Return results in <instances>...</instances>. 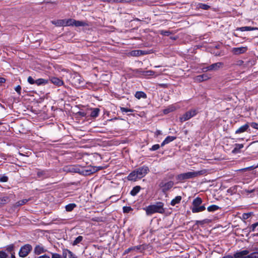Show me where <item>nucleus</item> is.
Instances as JSON below:
<instances>
[{"label": "nucleus", "instance_id": "nucleus-1", "mask_svg": "<svg viewBox=\"0 0 258 258\" xmlns=\"http://www.w3.org/2000/svg\"><path fill=\"white\" fill-rule=\"evenodd\" d=\"M207 172V170L203 169L200 171H192L183 173L178 174L176 176V179L178 182H183L185 180L192 179L198 176L206 174Z\"/></svg>", "mask_w": 258, "mask_h": 258}, {"label": "nucleus", "instance_id": "nucleus-62", "mask_svg": "<svg viewBox=\"0 0 258 258\" xmlns=\"http://www.w3.org/2000/svg\"><path fill=\"white\" fill-rule=\"evenodd\" d=\"M203 224V222L202 221H197L196 222V224Z\"/></svg>", "mask_w": 258, "mask_h": 258}, {"label": "nucleus", "instance_id": "nucleus-52", "mask_svg": "<svg viewBox=\"0 0 258 258\" xmlns=\"http://www.w3.org/2000/svg\"><path fill=\"white\" fill-rule=\"evenodd\" d=\"M37 258H50V257L48 255L44 254L42 255H41V256L38 257Z\"/></svg>", "mask_w": 258, "mask_h": 258}, {"label": "nucleus", "instance_id": "nucleus-7", "mask_svg": "<svg viewBox=\"0 0 258 258\" xmlns=\"http://www.w3.org/2000/svg\"><path fill=\"white\" fill-rule=\"evenodd\" d=\"M197 112L196 109L190 110L186 112L180 117V120L181 122L185 121L195 116L197 114Z\"/></svg>", "mask_w": 258, "mask_h": 258}, {"label": "nucleus", "instance_id": "nucleus-22", "mask_svg": "<svg viewBox=\"0 0 258 258\" xmlns=\"http://www.w3.org/2000/svg\"><path fill=\"white\" fill-rule=\"evenodd\" d=\"M182 198L181 196H176L174 199H173L170 202V205L172 206H174L175 205L180 203Z\"/></svg>", "mask_w": 258, "mask_h": 258}, {"label": "nucleus", "instance_id": "nucleus-53", "mask_svg": "<svg viewBox=\"0 0 258 258\" xmlns=\"http://www.w3.org/2000/svg\"><path fill=\"white\" fill-rule=\"evenodd\" d=\"M155 134L156 136H158L159 135H160L162 134V132L160 130H157L156 132L155 133Z\"/></svg>", "mask_w": 258, "mask_h": 258}, {"label": "nucleus", "instance_id": "nucleus-41", "mask_svg": "<svg viewBox=\"0 0 258 258\" xmlns=\"http://www.w3.org/2000/svg\"><path fill=\"white\" fill-rule=\"evenodd\" d=\"M120 110L122 112H133L134 111L133 109H128L125 107H121Z\"/></svg>", "mask_w": 258, "mask_h": 258}, {"label": "nucleus", "instance_id": "nucleus-63", "mask_svg": "<svg viewBox=\"0 0 258 258\" xmlns=\"http://www.w3.org/2000/svg\"><path fill=\"white\" fill-rule=\"evenodd\" d=\"M215 55H217V56H219L220 55V53H216L215 54Z\"/></svg>", "mask_w": 258, "mask_h": 258}, {"label": "nucleus", "instance_id": "nucleus-26", "mask_svg": "<svg viewBox=\"0 0 258 258\" xmlns=\"http://www.w3.org/2000/svg\"><path fill=\"white\" fill-rule=\"evenodd\" d=\"M35 82L37 85L40 86V85H42L47 84L48 83V80L40 78V79H38L35 80Z\"/></svg>", "mask_w": 258, "mask_h": 258}, {"label": "nucleus", "instance_id": "nucleus-5", "mask_svg": "<svg viewBox=\"0 0 258 258\" xmlns=\"http://www.w3.org/2000/svg\"><path fill=\"white\" fill-rule=\"evenodd\" d=\"M32 249V246L29 244L22 246L19 250V255L21 257L27 256Z\"/></svg>", "mask_w": 258, "mask_h": 258}, {"label": "nucleus", "instance_id": "nucleus-56", "mask_svg": "<svg viewBox=\"0 0 258 258\" xmlns=\"http://www.w3.org/2000/svg\"><path fill=\"white\" fill-rule=\"evenodd\" d=\"M114 0H100V1L103 2H107V3H110V2H114Z\"/></svg>", "mask_w": 258, "mask_h": 258}, {"label": "nucleus", "instance_id": "nucleus-46", "mask_svg": "<svg viewBox=\"0 0 258 258\" xmlns=\"http://www.w3.org/2000/svg\"><path fill=\"white\" fill-rule=\"evenodd\" d=\"M141 247H142V245H140L131 247V248H132V251L139 250L141 249Z\"/></svg>", "mask_w": 258, "mask_h": 258}, {"label": "nucleus", "instance_id": "nucleus-58", "mask_svg": "<svg viewBox=\"0 0 258 258\" xmlns=\"http://www.w3.org/2000/svg\"><path fill=\"white\" fill-rule=\"evenodd\" d=\"M249 215H250L249 213L244 214L243 215V217L244 218H248Z\"/></svg>", "mask_w": 258, "mask_h": 258}, {"label": "nucleus", "instance_id": "nucleus-60", "mask_svg": "<svg viewBox=\"0 0 258 258\" xmlns=\"http://www.w3.org/2000/svg\"><path fill=\"white\" fill-rule=\"evenodd\" d=\"M222 258H235V257L234 256V255L233 256L226 255V256L223 257Z\"/></svg>", "mask_w": 258, "mask_h": 258}, {"label": "nucleus", "instance_id": "nucleus-54", "mask_svg": "<svg viewBox=\"0 0 258 258\" xmlns=\"http://www.w3.org/2000/svg\"><path fill=\"white\" fill-rule=\"evenodd\" d=\"M170 33L168 31H162L161 33V34L165 35H168Z\"/></svg>", "mask_w": 258, "mask_h": 258}, {"label": "nucleus", "instance_id": "nucleus-2", "mask_svg": "<svg viewBox=\"0 0 258 258\" xmlns=\"http://www.w3.org/2000/svg\"><path fill=\"white\" fill-rule=\"evenodd\" d=\"M164 206V204L163 202H157L155 204L150 205L145 208H144L143 210L145 211L146 214L147 216L152 215L156 213L164 214L165 213Z\"/></svg>", "mask_w": 258, "mask_h": 258}, {"label": "nucleus", "instance_id": "nucleus-14", "mask_svg": "<svg viewBox=\"0 0 258 258\" xmlns=\"http://www.w3.org/2000/svg\"><path fill=\"white\" fill-rule=\"evenodd\" d=\"M210 77L206 74H204L201 75L197 76L194 78V80L197 82H201L204 81L208 80Z\"/></svg>", "mask_w": 258, "mask_h": 258}, {"label": "nucleus", "instance_id": "nucleus-36", "mask_svg": "<svg viewBox=\"0 0 258 258\" xmlns=\"http://www.w3.org/2000/svg\"><path fill=\"white\" fill-rule=\"evenodd\" d=\"M176 139V137L174 136H167L164 140L167 144H168Z\"/></svg>", "mask_w": 258, "mask_h": 258}, {"label": "nucleus", "instance_id": "nucleus-34", "mask_svg": "<svg viewBox=\"0 0 258 258\" xmlns=\"http://www.w3.org/2000/svg\"><path fill=\"white\" fill-rule=\"evenodd\" d=\"M76 205L75 204H70L67 205L66 206V210L67 211L71 212L72 211L75 207H76Z\"/></svg>", "mask_w": 258, "mask_h": 258}, {"label": "nucleus", "instance_id": "nucleus-55", "mask_svg": "<svg viewBox=\"0 0 258 258\" xmlns=\"http://www.w3.org/2000/svg\"><path fill=\"white\" fill-rule=\"evenodd\" d=\"M6 81V79L4 78H0V84L5 83Z\"/></svg>", "mask_w": 258, "mask_h": 258}, {"label": "nucleus", "instance_id": "nucleus-27", "mask_svg": "<svg viewBox=\"0 0 258 258\" xmlns=\"http://www.w3.org/2000/svg\"><path fill=\"white\" fill-rule=\"evenodd\" d=\"M74 26H75L76 27L86 26L88 25V24L84 21H77L75 20L74 21Z\"/></svg>", "mask_w": 258, "mask_h": 258}, {"label": "nucleus", "instance_id": "nucleus-39", "mask_svg": "<svg viewBox=\"0 0 258 258\" xmlns=\"http://www.w3.org/2000/svg\"><path fill=\"white\" fill-rule=\"evenodd\" d=\"M258 226V222L252 224L249 227V231L253 232L255 230V228Z\"/></svg>", "mask_w": 258, "mask_h": 258}, {"label": "nucleus", "instance_id": "nucleus-21", "mask_svg": "<svg viewBox=\"0 0 258 258\" xmlns=\"http://www.w3.org/2000/svg\"><path fill=\"white\" fill-rule=\"evenodd\" d=\"M141 187L139 185H137V186L134 187L133 188V189H132V190L131 191L130 194L132 196H136L139 193L140 190H141Z\"/></svg>", "mask_w": 258, "mask_h": 258}, {"label": "nucleus", "instance_id": "nucleus-9", "mask_svg": "<svg viewBox=\"0 0 258 258\" xmlns=\"http://www.w3.org/2000/svg\"><path fill=\"white\" fill-rule=\"evenodd\" d=\"M224 66V63L222 62H218L213 63L207 67L203 69V72L209 71H217Z\"/></svg>", "mask_w": 258, "mask_h": 258}, {"label": "nucleus", "instance_id": "nucleus-30", "mask_svg": "<svg viewBox=\"0 0 258 258\" xmlns=\"http://www.w3.org/2000/svg\"><path fill=\"white\" fill-rule=\"evenodd\" d=\"M9 201V199L7 196L0 198V207L3 206L5 204H7Z\"/></svg>", "mask_w": 258, "mask_h": 258}, {"label": "nucleus", "instance_id": "nucleus-15", "mask_svg": "<svg viewBox=\"0 0 258 258\" xmlns=\"http://www.w3.org/2000/svg\"><path fill=\"white\" fill-rule=\"evenodd\" d=\"M139 179V177L135 170L131 172L127 177V179L130 181H136Z\"/></svg>", "mask_w": 258, "mask_h": 258}, {"label": "nucleus", "instance_id": "nucleus-38", "mask_svg": "<svg viewBox=\"0 0 258 258\" xmlns=\"http://www.w3.org/2000/svg\"><path fill=\"white\" fill-rule=\"evenodd\" d=\"M191 210L193 213H196L202 212V210H201V208H200V206H199L198 207H191Z\"/></svg>", "mask_w": 258, "mask_h": 258}, {"label": "nucleus", "instance_id": "nucleus-20", "mask_svg": "<svg viewBox=\"0 0 258 258\" xmlns=\"http://www.w3.org/2000/svg\"><path fill=\"white\" fill-rule=\"evenodd\" d=\"M202 203V199L199 197H197L192 201V207H196L200 206Z\"/></svg>", "mask_w": 258, "mask_h": 258}, {"label": "nucleus", "instance_id": "nucleus-13", "mask_svg": "<svg viewBox=\"0 0 258 258\" xmlns=\"http://www.w3.org/2000/svg\"><path fill=\"white\" fill-rule=\"evenodd\" d=\"M62 255L63 258H77L75 255L68 249H63Z\"/></svg>", "mask_w": 258, "mask_h": 258}, {"label": "nucleus", "instance_id": "nucleus-28", "mask_svg": "<svg viewBox=\"0 0 258 258\" xmlns=\"http://www.w3.org/2000/svg\"><path fill=\"white\" fill-rule=\"evenodd\" d=\"M198 9H201L205 10H208L210 8V6L203 3H199L197 5Z\"/></svg>", "mask_w": 258, "mask_h": 258}, {"label": "nucleus", "instance_id": "nucleus-48", "mask_svg": "<svg viewBox=\"0 0 258 258\" xmlns=\"http://www.w3.org/2000/svg\"><path fill=\"white\" fill-rule=\"evenodd\" d=\"M154 74V72L152 71H148L145 72V75L147 76H152Z\"/></svg>", "mask_w": 258, "mask_h": 258}, {"label": "nucleus", "instance_id": "nucleus-42", "mask_svg": "<svg viewBox=\"0 0 258 258\" xmlns=\"http://www.w3.org/2000/svg\"><path fill=\"white\" fill-rule=\"evenodd\" d=\"M160 148V145L159 144H155L152 146V147L150 149V151H156Z\"/></svg>", "mask_w": 258, "mask_h": 258}, {"label": "nucleus", "instance_id": "nucleus-37", "mask_svg": "<svg viewBox=\"0 0 258 258\" xmlns=\"http://www.w3.org/2000/svg\"><path fill=\"white\" fill-rule=\"evenodd\" d=\"M83 237L82 236H78L73 242V245H77L80 243L83 240Z\"/></svg>", "mask_w": 258, "mask_h": 258}, {"label": "nucleus", "instance_id": "nucleus-51", "mask_svg": "<svg viewBox=\"0 0 258 258\" xmlns=\"http://www.w3.org/2000/svg\"><path fill=\"white\" fill-rule=\"evenodd\" d=\"M131 251H132V248H131V247H129L128 248L125 250L123 254H127V253L130 252Z\"/></svg>", "mask_w": 258, "mask_h": 258}, {"label": "nucleus", "instance_id": "nucleus-45", "mask_svg": "<svg viewBox=\"0 0 258 258\" xmlns=\"http://www.w3.org/2000/svg\"><path fill=\"white\" fill-rule=\"evenodd\" d=\"M15 90L17 92L19 95H21V87L20 85L17 86L15 88Z\"/></svg>", "mask_w": 258, "mask_h": 258}, {"label": "nucleus", "instance_id": "nucleus-25", "mask_svg": "<svg viewBox=\"0 0 258 258\" xmlns=\"http://www.w3.org/2000/svg\"><path fill=\"white\" fill-rule=\"evenodd\" d=\"M99 112L100 109L99 108H94L90 113V116L92 118H96L98 116Z\"/></svg>", "mask_w": 258, "mask_h": 258}, {"label": "nucleus", "instance_id": "nucleus-11", "mask_svg": "<svg viewBox=\"0 0 258 258\" xmlns=\"http://www.w3.org/2000/svg\"><path fill=\"white\" fill-rule=\"evenodd\" d=\"M50 176V174L47 170L38 169L37 177L41 179L47 178Z\"/></svg>", "mask_w": 258, "mask_h": 258}, {"label": "nucleus", "instance_id": "nucleus-29", "mask_svg": "<svg viewBox=\"0 0 258 258\" xmlns=\"http://www.w3.org/2000/svg\"><path fill=\"white\" fill-rule=\"evenodd\" d=\"M220 209V207H219V206L215 205H212L208 207L207 210L209 212H211L216 211Z\"/></svg>", "mask_w": 258, "mask_h": 258}, {"label": "nucleus", "instance_id": "nucleus-18", "mask_svg": "<svg viewBox=\"0 0 258 258\" xmlns=\"http://www.w3.org/2000/svg\"><path fill=\"white\" fill-rule=\"evenodd\" d=\"M50 81L52 83L57 86H61L63 84V82L58 78L53 77Z\"/></svg>", "mask_w": 258, "mask_h": 258}, {"label": "nucleus", "instance_id": "nucleus-33", "mask_svg": "<svg viewBox=\"0 0 258 258\" xmlns=\"http://www.w3.org/2000/svg\"><path fill=\"white\" fill-rule=\"evenodd\" d=\"M255 61L253 59H249L244 64V67H250L254 65Z\"/></svg>", "mask_w": 258, "mask_h": 258}, {"label": "nucleus", "instance_id": "nucleus-24", "mask_svg": "<svg viewBox=\"0 0 258 258\" xmlns=\"http://www.w3.org/2000/svg\"><path fill=\"white\" fill-rule=\"evenodd\" d=\"M257 29V28L251 27L250 26H244L242 27H239L237 29V30H239L240 31H252L254 30Z\"/></svg>", "mask_w": 258, "mask_h": 258}, {"label": "nucleus", "instance_id": "nucleus-40", "mask_svg": "<svg viewBox=\"0 0 258 258\" xmlns=\"http://www.w3.org/2000/svg\"><path fill=\"white\" fill-rule=\"evenodd\" d=\"M123 212L124 213H128L133 210V209L131 207L124 206L122 208Z\"/></svg>", "mask_w": 258, "mask_h": 258}, {"label": "nucleus", "instance_id": "nucleus-44", "mask_svg": "<svg viewBox=\"0 0 258 258\" xmlns=\"http://www.w3.org/2000/svg\"><path fill=\"white\" fill-rule=\"evenodd\" d=\"M28 83L30 84H35V80H34L32 77L31 76H29L28 78V80H27Z\"/></svg>", "mask_w": 258, "mask_h": 258}, {"label": "nucleus", "instance_id": "nucleus-3", "mask_svg": "<svg viewBox=\"0 0 258 258\" xmlns=\"http://www.w3.org/2000/svg\"><path fill=\"white\" fill-rule=\"evenodd\" d=\"M235 258H258V252H254L249 254V251L243 250L234 254Z\"/></svg>", "mask_w": 258, "mask_h": 258}, {"label": "nucleus", "instance_id": "nucleus-12", "mask_svg": "<svg viewBox=\"0 0 258 258\" xmlns=\"http://www.w3.org/2000/svg\"><path fill=\"white\" fill-rule=\"evenodd\" d=\"M248 49L247 46L240 47H234L232 49V52L235 55H239L245 53Z\"/></svg>", "mask_w": 258, "mask_h": 258}, {"label": "nucleus", "instance_id": "nucleus-43", "mask_svg": "<svg viewBox=\"0 0 258 258\" xmlns=\"http://www.w3.org/2000/svg\"><path fill=\"white\" fill-rule=\"evenodd\" d=\"M8 177L6 175H3L0 177V182H6L8 180Z\"/></svg>", "mask_w": 258, "mask_h": 258}, {"label": "nucleus", "instance_id": "nucleus-31", "mask_svg": "<svg viewBox=\"0 0 258 258\" xmlns=\"http://www.w3.org/2000/svg\"><path fill=\"white\" fill-rule=\"evenodd\" d=\"M0 258H16L14 254L12 253L11 257H9L8 255L3 251H0Z\"/></svg>", "mask_w": 258, "mask_h": 258}, {"label": "nucleus", "instance_id": "nucleus-61", "mask_svg": "<svg viewBox=\"0 0 258 258\" xmlns=\"http://www.w3.org/2000/svg\"><path fill=\"white\" fill-rule=\"evenodd\" d=\"M166 144H167V143H166V142L164 140V141L162 142V143H161V147H163V146H164V145H166Z\"/></svg>", "mask_w": 258, "mask_h": 258}, {"label": "nucleus", "instance_id": "nucleus-16", "mask_svg": "<svg viewBox=\"0 0 258 258\" xmlns=\"http://www.w3.org/2000/svg\"><path fill=\"white\" fill-rule=\"evenodd\" d=\"M74 21H75L74 19H69L67 20H60V25L68 26H74Z\"/></svg>", "mask_w": 258, "mask_h": 258}, {"label": "nucleus", "instance_id": "nucleus-35", "mask_svg": "<svg viewBox=\"0 0 258 258\" xmlns=\"http://www.w3.org/2000/svg\"><path fill=\"white\" fill-rule=\"evenodd\" d=\"M131 54L132 56H140L143 54L144 53H143L142 50H137L132 51L131 52Z\"/></svg>", "mask_w": 258, "mask_h": 258}, {"label": "nucleus", "instance_id": "nucleus-64", "mask_svg": "<svg viewBox=\"0 0 258 258\" xmlns=\"http://www.w3.org/2000/svg\"><path fill=\"white\" fill-rule=\"evenodd\" d=\"M168 111H167V109H165V110H164V113H168Z\"/></svg>", "mask_w": 258, "mask_h": 258}, {"label": "nucleus", "instance_id": "nucleus-59", "mask_svg": "<svg viewBox=\"0 0 258 258\" xmlns=\"http://www.w3.org/2000/svg\"><path fill=\"white\" fill-rule=\"evenodd\" d=\"M200 208H201V210H202V211H204V210H205L206 209V207L204 205H202V206H200Z\"/></svg>", "mask_w": 258, "mask_h": 258}, {"label": "nucleus", "instance_id": "nucleus-57", "mask_svg": "<svg viewBox=\"0 0 258 258\" xmlns=\"http://www.w3.org/2000/svg\"><path fill=\"white\" fill-rule=\"evenodd\" d=\"M14 248V245H10V246H9L8 249L10 250V251H11Z\"/></svg>", "mask_w": 258, "mask_h": 258}, {"label": "nucleus", "instance_id": "nucleus-10", "mask_svg": "<svg viewBox=\"0 0 258 258\" xmlns=\"http://www.w3.org/2000/svg\"><path fill=\"white\" fill-rule=\"evenodd\" d=\"M47 251V249L42 244L36 245L34 248V253L36 255H40Z\"/></svg>", "mask_w": 258, "mask_h": 258}, {"label": "nucleus", "instance_id": "nucleus-19", "mask_svg": "<svg viewBox=\"0 0 258 258\" xmlns=\"http://www.w3.org/2000/svg\"><path fill=\"white\" fill-rule=\"evenodd\" d=\"M243 148V145L241 144H236L235 147L233 149L232 152L234 154H236L240 152V150Z\"/></svg>", "mask_w": 258, "mask_h": 258}, {"label": "nucleus", "instance_id": "nucleus-47", "mask_svg": "<svg viewBox=\"0 0 258 258\" xmlns=\"http://www.w3.org/2000/svg\"><path fill=\"white\" fill-rule=\"evenodd\" d=\"M250 126L253 128L258 130V123L256 122H251Z\"/></svg>", "mask_w": 258, "mask_h": 258}, {"label": "nucleus", "instance_id": "nucleus-23", "mask_svg": "<svg viewBox=\"0 0 258 258\" xmlns=\"http://www.w3.org/2000/svg\"><path fill=\"white\" fill-rule=\"evenodd\" d=\"M135 97L138 99H140L141 98L146 99L147 98V95L144 92L137 91L135 94Z\"/></svg>", "mask_w": 258, "mask_h": 258}, {"label": "nucleus", "instance_id": "nucleus-17", "mask_svg": "<svg viewBox=\"0 0 258 258\" xmlns=\"http://www.w3.org/2000/svg\"><path fill=\"white\" fill-rule=\"evenodd\" d=\"M249 125L248 123H246L244 124L243 125L240 126L239 127L236 131L235 134H241L242 133H244L247 131V130L249 128Z\"/></svg>", "mask_w": 258, "mask_h": 258}, {"label": "nucleus", "instance_id": "nucleus-32", "mask_svg": "<svg viewBox=\"0 0 258 258\" xmlns=\"http://www.w3.org/2000/svg\"><path fill=\"white\" fill-rule=\"evenodd\" d=\"M29 200L30 199H23V200H20V201L17 202V203H16L15 206L19 207V206H22L23 205H25L29 201Z\"/></svg>", "mask_w": 258, "mask_h": 258}, {"label": "nucleus", "instance_id": "nucleus-8", "mask_svg": "<svg viewBox=\"0 0 258 258\" xmlns=\"http://www.w3.org/2000/svg\"><path fill=\"white\" fill-rule=\"evenodd\" d=\"M135 171L138 174L139 177V179H141L142 178L145 177L150 170L149 167L147 166L144 165L137 168L135 169Z\"/></svg>", "mask_w": 258, "mask_h": 258}, {"label": "nucleus", "instance_id": "nucleus-4", "mask_svg": "<svg viewBox=\"0 0 258 258\" xmlns=\"http://www.w3.org/2000/svg\"><path fill=\"white\" fill-rule=\"evenodd\" d=\"M174 185V182L169 181L165 182L164 180L161 181L159 184V186L161 188L163 193H166Z\"/></svg>", "mask_w": 258, "mask_h": 258}, {"label": "nucleus", "instance_id": "nucleus-6", "mask_svg": "<svg viewBox=\"0 0 258 258\" xmlns=\"http://www.w3.org/2000/svg\"><path fill=\"white\" fill-rule=\"evenodd\" d=\"M84 83L83 78L78 73H74L72 77V83L75 86H79Z\"/></svg>", "mask_w": 258, "mask_h": 258}, {"label": "nucleus", "instance_id": "nucleus-49", "mask_svg": "<svg viewBox=\"0 0 258 258\" xmlns=\"http://www.w3.org/2000/svg\"><path fill=\"white\" fill-rule=\"evenodd\" d=\"M244 61L242 60H239L238 61H237L236 62V65L237 66H242V65H243L244 66Z\"/></svg>", "mask_w": 258, "mask_h": 258}, {"label": "nucleus", "instance_id": "nucleus-50", "mask_svg": "<svg viewBox=\"0 0 258 258\" xmlns=\"http://www.w3.org/2000/svg\"><path fill=\"white\" fill-rule=\"evenodd\" d=\"M158 86L163 88H166L168 87V85L167 84H159Z\"/></svg>", "mask_w": 258, "mask_h": 258}]
</instances>
